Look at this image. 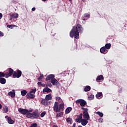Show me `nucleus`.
<instances>
[{"mask_svg": "<svg viewBox=\"0 0 127 127\" xmlns=\"http://www.w3.org/2000/svg\"><path fill=\"white\" fill-rule=\"evenodd\" d=\"M79 32V33H83V26L80 24H78L76 27H73L70 31L69 36L72 38L74 36L75 39H79V37H80Z\"/></svg>", "mask_w": 127, "mask_h": 127, "instance_id": "obj_1", "label": "nucleus"}, {"mask_svg": "<svg viewBox=\"0 0 127 127\" xmlns=\"http://www.w3.org/2000/svg\"><path fill=\"white\" fill-rule=\"evenodd\" d=\"M5 78H8L13 75V78H20L21 75H22V72L21 70L18 69L16 71H14L13 69L11 68H8V72H5Z\"/></svg>", "mask_w": 127, "mask_h": 127, "instance_id": "obj_2", "label": "nucleus"}, {"mask_svg": "<svg viewBox=\"0 0 127 127\" xmlns=\"http://www.w3.org/2000/svg\"><path fill=\"white\" fill-rule=\"evenodd\" d=\"M18 111L19 113H21L22 115H24V116H25L27 113L32 112L33 110L19 108Z\"/></svg>", "mask_w": 127, "mask_h": 127, "instance_id": "obj_3", "label": "nucleus"}, {"mask_svg": "<svg viewBox=\"0 0 127 127\" xmlns=\"http://www.w3.org/2000/svg\"><path fill=\"white\" fill-rule=\"evenodd\" d=\"M51 83L53 86H56L57 88H59V87H60V83H59V81L57 80L56 78L51 79Z\"/></svg>", "mask_w": 127, "mask_h": 127, "instance_id": "obj_4", "label": "nucleus"}, {"mask_svg": "<svg viewBox=\"0 0 127 127\" xmlns=\"http://www.w3.org/2000/svg\"><path fill=\"white\" fill-rule=\"evenodd\" d=\"M54 111L56 113H59L60 112V110L59 109V103L57 102H55Z\"/></svg>", "mask_w": 127, "mask_h": 127, "instance_id": "obj_5", "label": "nucleus"}, {"mask_svg": "<svg viewBox=\"0 0 127 127\" xmlns=\"http://www.w3.org/2000/svg\"><path fill=\"white\" fill-rule=\"evenodd\" d=\"M82 117H83V114L81 113L79 115L77 116V118L75 119V122H76V123H81L83 120Z\"/></svg>", "mask_w": 127, "mask_h": 127, "instance_id": "obj_6", "label": "nucleus"}, {"mask_svg": "<svg viewBox=\"0 0 127 127\" xmlns=\"http://www.w3.org/2000/svg\"><path fill=\"white\" fill-rule=\"evenodd\" d=\"M41 104L44 105L45 107H47L48 104H50V101L47 100V99H43L41 101Z\"/></svg>", "mask_w": 127, "mask_h": 127, "instance_id": "obj_7", "label": "nucleus"}, {"mask_svg": "<svg viewBox=\"0 0 127 127\" xmlns=\"http://www.w3.org/2000/svg\"><path fill=\"white\" fill-rule=\"evenodd\" d=\"M39 117V113L37 112H34L32 113V119H38Z\"/></svg>", "mask_w": 127, "mask_h": 127, "instance_id": "obj_8", "label": "nucleus"}, {"mask_svg": "<svg viewBox=\"0 0 127 127\" xmlns=\"http://www.w3.org/2000/svg\"><path fill=\"white\" fill-rule=\"evenodd\" d=\"M55 75L54 74H50L48 75L46 78V81H49V80H52V79H55Z\"/></svg>", "mask_w": 127, "mask_h": 127, "instance_id": "obj_9", "label": "nucleus"}, {"mask_svg": "<svg viewBox=\"0 0 127 127\" xmlns=\"http://www.w3.org/2000/svg\"><path fill=\"white\" fill-rule=\"evenodd\" d=\"M26 97L27 99H34V97H35V95L31 94V93L29 92L26 95Z\"/></svg>", "mask_w": 127, "mask_h": 127, "instance_id": "obj_10", "label": "nucleus"}, {"mask_svg": "<svg viewBox=\"0 0 127 127\" xmlns=\"http://www.w3.org/2000/svg\"><path fill=\"white\" fill-rule=\"evenodd\" d=\"M88 121H89V120L82 119V120H81V121L82 126H83V127H85V126H86L87 124H88Z\"/></svg>", "mask_w": 127, "mask_h": 127, "instance_id": "obj_11", "label": "nucleus"}, {"mask_svg": "<svg viewBox=\"0 0 127 127\" xmlns=\"http://www.w3.org/2000/svg\"><path fill=\"white\" fill-rule=\"evenodd\" d=\"M8 96H10L11 98H14L15 97V91L13 90L12 91H10L8 93Z\"/></svg>", "mask_w": 127, "mask_h": 127, "instance_id": "obj_12", "label": "nucleus"}, {"mask_svg": "<svg viewBox=\"0 0 127 127\" xmlns=\"http://www.w3.org/2000/svg\"><path fill=\"white\" fill-rule=\"evenodd\" d=\"M52 90L48 87H45L43 90V93H51Z\"/></svg>", "mask_w": 127, "mask_h": 127, "instance_id": "obj_13", "label": "nucleus"}, {"mask_svg": "<svg viewBox=\"0 0 127 127\" xmlns=\"http://www.w3.org/2000/svg\"><path fill=\"white\" fill-rule=\"evenodd\" d=\"M96 98L97 99H102L103 98V93L102 92H98L96 95Z\"/></svg>", "mask_w": 127, "mask_h": 127, "instance_id": "obj_14", "label": "nucleus"}, {"mask_svg": "<svg viewBox=\"0 0 127 127\" xmlns=\"http://www.w3.org/2000/svg\"><path fill=\"white\" fill-rule=\"evenodd\" d=\"M83 118L86 119V120H90V116H89V113L88 112H83Z\"/></svg>", "mask_w": 127, "mask_h": 127, "instance_id": "obj_15", "label": "nucleus"}, {"mask_svg": "<svg viewBox=\"0 0 127 127\" xmlns=\"http://www.w3.org/2000/svg\"><path fill=\"white\" fill-rule=\"evenodd\" d=\"M0 83L2 84V85H4V84L6 83V79L3 77L0 78Z\"/></svg>", "mask_w": 127, "mask_h": 127, "instance_id": "obj_16", "label": "nucleus"}, {"mask_svg": "<svg viewBox=\"0 0 127 127\" xmlns=\"http://www.w3.org/2000/svg\"><path fill=\"white\" fill-rule=\"evenodd\" d=\"M59 108L60 109V111H62V112H63L64 111V103L60 104Z\"/></svg>", "mask_w": 127, "mask_h": 127, "instance_id": "obj_17", "label": "nucleus"}, {"mask_svg": "<svg viewBox=\"0 0 127 127\" xmlns=\"http://www.w3.org/2000/svg\"><path fill=\"white\" fill-rule=\"evenodd\" d=\"M71 111H72V108L71 107H67L65 109V114H69V113H70L71 112Z\"/></svg>", "mask_w": 127, "mask_h": 127, "instance_id": "obj_18", "label": "nucleus"}, {"mask_svg": "<svg viewBox=\"0 0 127 127\" xmlns=\"http://www.w3.org/2000/svg\"><path fill=\"white\" fill-rule=\"evenodd\" d=\"M86 105H87V102L86 101H85V100L82 99V100L80 102V106L81 107H85V106H86Z\"/></svg>", "mask_w": 127, "mask_h": 127, "instance_id": "obj_19", "label": "nucleus"}, {"mask_svg": "<svg viewBox=\"0 0 127 127\" xmlns=\"http://www.w3.org/2000/svg\"><path fill=\"white\" fill-rule=\"evenodd\" d=\"M101 80H104V76L103 75H100L97 77L96 81H101Z\"/></svg>", "mask_w": 127, "mask_h": 127, "instance_id": "obj_20", "label": "nucleus"}, {"mask_svg": "<svg viewBox=\"0 0 127 127\" xmlns=\"http://www.w3.org/2000/svg\"><path fill=\"white\" fill-rule=\"evenodd\" d=\"M91 90V86L89 85H87L84 88V91L85 92H89Z\"/></svg>", "mask_w": 127, "mask_h": 127, "instance_id": "obj_21", "label": "nucleus"}, {"mask_svg": "<svg viewBox=\"0 0 127 127\" xmlns=\"http://www.w3.org/2000/svg\"><path fill=\"white\" fill-rule=\"evenodd\" d=\"M46 100H51V99H52V96L51 95V93H50L48 95H46V97H45Z\"/></svg>", "mask_w": 127, "mask_h": 127, "instance_id": "obj_22", "label": "nucleus"}, {"mask_svg": "<svg viewBox=\"0 0 127 127\" xmlns=\"http://www.w3.org/2000/svg\"><path fill=\"white\" fill-rule=\"evenodd\" d=\"M100 52L101 53H104L107 51V49L105 48V47H102L100 49Z\"/></svg>", "mask_w": 127, "mask_h": 127, "instance_id": "obj_23", "label": "nucleus"}, {"mask_svg": "<svg viewBox=\"0 0 127 127\" xmlns=\"http://www.w3.org/2000/svg\"><path fill=\"white\" fill-rule=\"evenodd\" d=\"M8 123L10 125H13V124H14V121L11 120V117H10L9 119L8 120Z\"/></svg>", "mask_w": 127, "mask_h": 127, "instance_id": "obj_24", "label": "nucleus"}, {"mask_svg": "<svg viewBox=\"0 0 127 127\" xmlns=\"http://www.w3.org/2000/svg\"><path fill=\"white\" fill-rule=\"evenodd\" d=\"M111 43L106 44L104 47H105L106 49H110L111 48Z\"/></svg>", "mask_w": 127, "mask_h": 127, "instance_id": "obj_25", "label": "nucleus"}, {"mask_svg": "<svg viewBox=\"0 0 127 127\" xmlns=\"http://www.w3.org/2000/svg\"><path fill=\"white\" fill-rule=\"evenodd\" d=\"M26 115L27 118H28V119H32V114L30 113V112L27 113V114Z\"/></svg>", "mask_w": 127, "mask_h": 127, "instance_id": "obj_26", "label": "nucleus"}, {"mask_svg": "<svg viewBox=\"0 0 127 127\" xmlns=\"http://www.w3.org/2000/svg\"><path fill=\"white\" fill-rule=\"evenodd\" d=\"M21 94L22 96H25L27 94V91L26 90H24L21 91Z\"/></svg>", "mask_w": 127, "mask_h": 127, "instance_id": "obj_27", "label": "nucleus"}, {"mask_svg": "<svg viewBox=\"0 0 127 127\" xmlns=\"http://www.w3.org/2000/svg\"><path fill=\"white\" fill-rule=\"evenodd\" d=\"M6 76V74H5V72H2L1 71H0V78H2V77H5Z\"/></svg>", "mask_w": 127, "mask_h": 127, "instance_id": "obj_28", "label": "nucleus"}, {"mask_svg": "<svg viewBox=\"0 0 127 127\" xmlns=\"http://www.w3.org/2000/svg\"><path fill=\"white\" fill-rule=\"evenodd\" d=\"M7 112H8V107L6 106L3 109V113H7Z\"/></svg>", "mask_w": 127, "mask_h": 127, "instance_id": "obj_29", "label": "nucleus"}, {"mask_svg": "<svg viewBox=\"0 0 127 127\" xmlns=\"http://www.w3.org/2000/svg\"><path fill=\"white\" fill-rule=\"evenodd\" d=\"M96 114L97 115H98L100 118H103V117H104V114H103L102 112H97Z\"/></svg>", "mask_w": 127, "mask_h": 127, "instance_id": "obj_30", "label": "nucleus"}, {"mask_svg": "<svg viewBox=\"0 0 127 127\" xmlns=\"http://www.w3.org/2000/svg\"><path fill=\"white\" fill-rule=\"evenodd\" d=\"M94 98V96L93 94H91L90 95H89L88 96V100H89V101H91L92 100H93Z\"/></svg>", "mask_w": 127, "mask_h": 127, "instance_id": "obj_31", "label": "nucleus"}, {"mask_svg": "<svg viewBox=\"0 0 127 127\" xmlns=\"http://www.w3.org/2000/svg\"><path fill=\"white\" fill-rule=\"evenodd\" d=\"M44 78V75L43 74L40 73V76L37 78V80H42Z\"/></svg>", "mask_w": 127, "mask_h": 127, "instance_id": "obj_32", "label": "nucleus"}, {"mask_svg": "<svg viewBox=\"0 0 127 127\" xmlns=\"http://www.w3.org/2000/svg\"><path fill=\"white\" fill-rule=\"evenodd\" d=\"M83 99H78V100H77L76 101H75V104H76V105H79V104L80 105L81 104V102H82V100Z\"/></svg>", "mask_w": 127, "mask_h": 127, "instance_id": "obj_33", "label": "nucleus"}, {"mask_svg": "<svg viewBox=\"0 0 127 127\" xmlns=\"http://www.w3.org/2000/svg\"><path fill=\"white\" fill-rule=\"evenodd\" d=\"M36 92V88H33V89H31L30 93H31V94H35Z\"/></svg>", "mask_w": 127, "mask_h": 127, "instance_id": "obj_34", "label": "nucleus"}, {"mask_svg": "<svg viewBox=\"0 0 127 127\" xmlns=\"http://www.w3.org/2000/svg\"><path fill=\"white\" fill-rule=\"evenodd\" d=\"M66 122L67 123H69L70 124H72V118H68L67 119H66Z\"/></svg>", "mask_w": 127, "mask_h": 127, "instance_id": "obj_35", "label": "nucleus"}, {"mask_svg": "<svg viewBox=\"0 0 127 127\" xmlns=\"http://www.w3.org/2000/svg\"><path fill=\"white\" fill-rule=\"evenodd\" d=\"M15 26V25H7V27H8V28H10V29L13 28V27H14Z\"/></svg>", "mask_w": 127, "mask_h": 127, "instance_id": "obj_36", "label": "nucleus"}, {"mask_svg": "<svg viewBox=\"0 0 127 127\" xmlns=\"http://www.w3.org/2000/svg\"><path fill=\"white\" fill-rule=\"evenodd\" d=\"M46 86L47 87H50L51 88V87H52V84L50 82H48L46 83Z\"/></svg>", "mask_w": 127, "mask_h": 127, "instance_id": "obj_37", "label": "nucleus"}, {"mask_svg": "<svg viewBox=\"0 0 127 127\" xmlns=\"http://www.w3.org/2000/svg\"><path fill=\"white\" fill-rule=\"evenodd\" d=\"M81 110H83V111H84L83 113L88 112V109L87 108H85L84 107H82Z\"/></svg>", "mask_w": 127, "mask_h": 127, "instance_id": "obj_38", "label": "nucleus"}, {"mask_svg": "<svg viewBox=\"0 0 127 127\" xmlns=\"http://www.w3.org/2000/svg\"><path fill=\"white\" fill-rule=\"evenodd\" d=\"M46 114V112H42V113L41 114L40 116L41 117V118H43V117H44Z\"/></svg>", "mask_w": 127, "mask_h": 127, "instance_id": "obj_39", "label": "nucleus"}, {"mask_svg": "<svg viewBox=\"0 0 127 127\" xmlns=\"http://www.w3.org/2000/svg\"><path fill=\"white\" fill-rule=\"evenodd\" d=\"M59 117H60V118H61V117H62L63 116V113L61 112L60 113H59Z\"/></svg>", "mask_w": 127, "mask_h": 127, "instance_id": "obj_40", "label": "nucleus"}, {"mask_svg": "<svg viewBox=\"0 0 127 127\" xmlns=\"http://www.w3.org/2000/svg\"><path fill=\"white\" fill-rule=\"evenodd\" d=\"M61 100V98L59 96L56 97V101H60Z\"/></svg>", "mask_w": 127, "mask_h": 127, "instance_id": "obj_41", "label": "nucleus"}, {"mask_svg": "<svg viewBox=\"0 0 127 127\" xmlns=\"http://www.w3.org/2000/svg\"><path fill=\"white\" fill-rule=\"evenodd\" d=\"M37 84H38V86H42V82H38L37 83Z\"/></svg>", "mask_w": 127, "mask_h": 127, "instance_id": "obj_42", "label": "nucleus"}, {"mask_svg": "<svg viewBox=\"0 0 127 127\" xmlns=\"http://www.w3.org/2000/svg\"><path fill=\"white\" fill-rule=\"evenodd\" d=\"M12 16H18V14L15 13L12 14Z\"/></svg>", "mask_w": 127, "mask_h": 127, "instance_id": "obj_43", "label": "nucleus"}, {"mask_svg": "<svg viewBox=\"0 0 127 127\" xmlns=\"http://www.w3.org/2000/svg\"><path fill=\"white\" fill-rule=\"evenodd\" d=\"M86 17V18H84V17H82L83 20H87V19H88V18H89V17Z\"/></svg>", "mask_w": 127, "mask_h": 127, "instance_id": "obj_44", "label": "nucleus"}, {"mask_svg": "<svg viewBox=\"0 0 127 127\" xmlns=\"http://www.w3.org/2000/svg\"><path fill=\"white\" fill-rule=\"evenodd\" d=\"M3 36V33L1 31H0V37Z\"/></svg>", "mask_w": 127, "mask_h": 127, "instance_id": "obj_45", "label": "nucleus"}, {"mask_svg": "<svg viewBox=\"0 0 127 127\" xmlns=\"http://www.w3.org/2000/svg\"><path fill=\"white\" fill-rule=\"evenodd\" d=\"M5 119H7V121H8V120L10 118V117H9L8 116H6L5 117Z\"/></svg>", "mask_w": 127, "mask_h": 127, "instance_id": "obj_46", "label": "nucleus"}, {"mask_svg": "<svg viewBox=\"0 0 127 127\" xmlns=\"http://www.w3.org/2000/svg\"><path fill=\"white\" fill-rule=\"evenodd\" d=\"M84 16H90V14H89V13H86V14L84 15Z\"/></svg>", "mask_w": 127, "mask_h": 127, "instance_id": "obj_47", "label": "nucleus"}, {"mask_svg": "<svg viewBox=\"0 0 127 127\" xmlns=\"http://www.w3.org/2000/svg\"><path fill=\"white\" fill-rule=\"evenodd\" d=\"M35 9H36V8L35 7H33L32 8V11H35Z\"/></svg>", "mask_w": 127, "mask_h": 127, "instance_id": "obj_48", "label": "nucleus"}, {"mask_svg": "<svg viewBox=\"0 0 127 127\" xmlns=\"http://www.w3.org/2000/svg\"><path fill=\"white\" fill-rule=\"evenodd\" d=\"M102 121H103V119H102V118H100V119H99V123H102Z\"/></svg>", "mask_w": 127, "mask_h": 127, "instance_id": "obj_49", "label": "nucleus"}, {"mask_svg": "<svg viewBox=\"0 0 127 127\" xmlns=\"http://www.w3.org/2000/svg\"><path fill=\"white\" fill-rule=\"evenodd\" d=\"M72 127H76V123H73Z\"/></svg>", "mask_w": 127, "mask_h": 127, "instance_id": "obj_50", "label": "nucleus"}, {"mask_svg": "<svg viewBox=\"0 0 127 127\" xmlns=\"http://www.w3.org/2000/svg\"><path fill=\"white\" fill-rule=\"evenodd\" d=\"M56 118H59V115L57 114Z\"/></svg>", "mask_w": 127, "mask_h": 127, "instance_id": "obj_51", "label": "nucleus"}, {"mask_svg": "<svg viewBox=\"0 0 127 127\" xmlns=\"http://www.w3.org/2000/svg\"><path fill=\"white\" fill-rule=\"evenodd\" d=\"M2 108V106L0 104V109Z\"/></svg>", "mask_w": 127, "mask_h": 127, "instance_id": "obj_52", "label": "nucleus"}, {"mask_svg": "<svg viewBox=\"0 0 127 127\" xmlns=\"http://www.w3.org/2000/svg\"><path fill=\"white\" fill-rule=\"evenodd\" d=\"M53 127H58V126L57 125H54Z\"/></svg>", "mask_w": 127, "mask_h": 127, "instance_id": "obj_53", "label": "nucleus"}, {"mask_svg": "<svg viewBox=\"0 0 127 127\" xmlns=\"http://www.w3.org/2000/svg\"><path fill=\"white\" fill-rule=\"evenodd\" d=\"M0 16H2V14H1V13H0Z\"/></svg>", "mask_w": 127, "mask_h": 127, "instance_id": "obj_54", "label": "nucleus"}, {"mask_svg": "<svg viewBox=\"0 0 127 127\" xmlns=\"http://www.w3.org/2000/svg\"><path fill=\"white\" fill-rule=\"evenodd\" d=\"M42 86H43V87H45V84H42Z\"/></svg>", "mask_w": 127, "mask_h": 127, "instance_id": "obj_55", "label": "nucleus"}, {"mask_svg": "<svg viewBox=\"0 0 127 127\" xmlns=\"http://www.w3.org/2000/svg\"><path fill=\"white\" fill-rule=\"evenodd\" d=\"M17 17H18V16H14L15 18H17Z\"/></svg>", "mask_w": 127, "mask_h": 127, "instance_id": "obj_56", "label": "nucleus"}, {"mask_svg": "<svg viewBox=\"0 0 127 127\" xmlns=\"http://www.w3.org/2000/svg\"><path fill=\"white\" fill-rule=\"evenodd\" d=\"M2 16H0V19H1V18H2Z\"/></svg>", "mask_w": 127, "mask_h": 127, "instance_id": "obj_57", "label": "nucleus"}, {"mask_svg": "<svg viewBox=\"0 0 127 127\" xmlns=\"http://www.w3.org/2000/svg\"><path fill=\"white\" fill-rule=\"evenodd\" d=\"M78 127H82L81 126H79Z\"/></svg>", "mask_w": 127, "mask_h": 127, "instance_id": "obj_58", "label": "nucleus"}, {"mask_svg": "<svg viewBox=\"0 0 127 127\" xmlns=\"http://www.w3.org/2000/svg\"><path fill=\"white\" fill-rule=\"evenodd\" d=\"M69 1H72V0H69Z\"/></svg>", "mask_w": 127, "mask_h": 127, "instance_id": "obj_59", "label": "nucleus"}, {"mask_svg": "<svg viewBox=\"0 0 127 127\" xmlns=\"http://www.w3.org/2000/svg\"><path fill=\"white\" fill-rule=\"evenodd\" d=\"M85 0H82V1H85Z\"/></svg>", "mask_w": 127, "mask_h": 127, "instance_id": "obj_60", "label": "nucleus"}]
</instances>
